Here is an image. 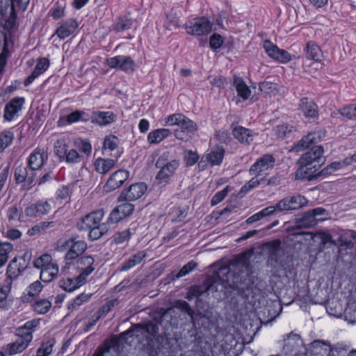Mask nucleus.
I'll use <instances>...</instances> for the list:
<instances>
[{"label": "nucleus", "mask_w": 356, "mask_h": 356, "mask_svg": "<svg viewBox=\"0 0 356 356\" xmlns=\"http://www.w3.org/2000/svg\"><path fill=\"white\" fill-rule=\"evenodd\" d=\"M345 165H347L346 160L342 162H333L323 168L321 172V175H331L335 170L343 168Z\"/></svg>", "instance_id": "56"}, {"label": "nucleus", "mask_w": 356, "mask_h": 356, "mask_svg": "<svg viewBox=\"0 0 356 356\" xmlns=\"http://www.w3.org/2000/svg\"><path fill=\"white\" fill-rule=\"evenodd\" d=\"M145 250H140L132 254L129 259L124 261L120 266V271H127L135 266L140 264L147 257Z\"/></svg>", "instance_id": "27"}, {"label": "nucleus", "mask_w": 356, "mask_h": 356, "mask_svg": "<svg viewBox=\"0 0 356 356\" xmlns=\"http://www.w3.org/2000/svg\"><path fill=\"white\" fill-rule=\"evenodd\" d=\"M129 172L127 170L120 169L115 171L104 185L105 191L111 192L120 188L129 179Z\"/></svg>", "instance_id": "10"}, {"label": "nucleus", "mask_w": 356, "mask_h": 356, "mask_svg": "<svg viewBox=\"0 0 356 356\" xmlns=\"http://www.w3.org/2000/svg\"><path fill=\"white\" fill-rule=\"evenodd\" d=\"M275 162V158L270 154H265L258 159L250 168V174H259L263 171L272 168Z\"/></svg>", "instance_id": "15"}, {"label": "nucleus", "mask_w": 356, "mask_h": 356, "mask_svg": "<svg viewBox=\"0 0 356 356\" xmlns=\"http://www.w3.org/2000/svg\"><path fill=\"white\" fill-rule=\"evenodd\" d=\"M147 190V186L143 182L135 183L123 190L118 200L124 201H134L140 198Z\"/></svg>", "instance_id": "8"}, {"label": "nucleus", "mask_w": 356, "mask_h": 356, "mask_svg": "<svg viewBox=\"0 0 356 356\" xmlns=\"http://www.w3.org/2000/svg\"><path fill=\"white\" fill-rule=\"evenodd\" d=\"M6 215L10 222L14 221L22 222V211L16 204L10 207L7 209Z\"/></svg>", "instance_id": "44"}, {"label": "nucleus", "mask_w": 356, "mask_h": 356, "mask_svg": "<svg viewBox=\"0 0 356 356\" xmlns=\"http://www.w3.org/2000/svg\"><path fill=\"white\" fill-rule=\"evenodd\" d=\"M179 127L186 132V135H193L197 130V124L183 114Z\"/></svg>", "instance_id": "36"}, {"label": "nucleus", "mask_w": 356, "mask_h": 356, "mask_svg": "<svg viewBox=\"0 0 356 356\" xmlns=\"http://www.w3.org/2000/svg\"><path fill=\"white\" fill-rule=\"evenodd\" d=\"M263 47L266 53L271 58L281 63H287L291 60V56L286 51L278 48L270 40H265Z\"/></svg>", "instance_id": "12"}, {"label": "nucleus", "mask_w": 356, "mask_h": 356, "mask_svg": "<svg viewBox=\"0 0 356 356\" xmlns=\"http://www.w3.org/2000/svg\"><path fill=\"white\" fill-rule=\"evenodd\" d=\"M117 120V115L110 111L93 112L91 117V122L99 126H106L115 122Z\"/></svg>", "instance_id": "24"}, {"label": "nucleus", "mask_w": 356, "mask_h": 356, "mask_svg": "<svg viewBox=\"0 0 356 356\" xmlns=\"http://www.w3.org/2000/svg\"><path fill=\"white\" fill-rule=\"evenodd\" d=\"M119 139L114 135H109L105 137L103 143V149L102 152H104L108 149L109 151H113L115 149L118 145Z\"/></svg>", "instance_id": "47"}, {"label": "nucleus", "mask_w": 356, "mask_h": 356, "mask_svg": "<svg viewBox=\"0 0 356 356\" xmlns=\"http://www.w3.org/2000/svg\"><path fill=\"white\" fill-rule=\"evenodd\" d=\"M270 257L272 260L277 261L280 254L282 253V248L280 240L274 241L267 245Z\"/></svg>", "instance_id": "38"}, {"label": "nucleus", "mask_w": 356, "mask_h": 356, "mask_svg": "<svg viewBox=\"0 0 356 356\" xmlns=\"http://www.w3.org/2000/svg\"><path fill=\"white\" fill-rule=\"evenodd\" d=\"M43 288V286L42 284H41V282L38 280L33 282L32 284H31L28 287H27V289H26V291H27V294L29 296H38L40 292L42 291Z\"/></svg>", "instance_id": "60"}, {"label": "nucleus", "mask_w": 356, "mask_h": 356, "mask_svg": "<svg viewBox=\"0 0 356 356\" xmlns=\"http://www.w3.org/2000/svg\"><path fill=\"white\" fill-rule=\"evenodd\" d=\"M68 124L74 123L79 121L88 122L90 120L89 115L81 111H75L65 116Z\"/></svg>", "instance_id": "39"}, {"label": "nucleus", "mask_w": 356, "mask_h": 356, "mask_svg": "<svg viewBox=\"0 0 356 356\" xmlns=\"http://www.w3.org/2000/svg\"><path fill=\"white\" fill-rule=\"evenodd\" d=\"M308 211L312 216L316 222L318 221H323L326 220L329 215L328 211L321 207H317L312 210H309Z\"/></svg>", "instance_id": "50"}, {"label": "nucleus", "mask_w": 356, "mask_h": 356, "mask_svg": "<svg viewBox=\"0 0 356 356\" xmlns=\"http://www.w3.org/2000/svg\"><path fill=\"white\" fill-rule=\"evenodd\" d=\"M323 147L318 145L304 153L298 161L299 168L296 172V177L312 179L314 177L315 172L325 161V157L323 156Z\"/></svg>", "instance_id": "1"}, {"label": "nucleus", "mask_w": 356, "mask_h": 356, "mask_svg": "<svg viewBox=\"0 0 356 356\" xmlns=\"http://www.w3.org/2000/svg\"><path fill=\"white\" fill-rule=\"evenodd\" d=\"M134 19L127 16H120L112 25V30L116 33L123 32L132 28Z\"/></svg>", "instance_id": "30"}, {"label": "nucleus", "mask_w": 356, "mask_h": 356, "mask_svg": "<svg viewBox=\"0 0 356 356\" xmlns=\"http://www.w3.org/2000/svg\"><path fill=\"white\" fill-rule=\"evenodd\" d=\"M284 348H286L289 350H292L293 346L298 345L300 341V338L298 334L291 332L287 335L286 339H284Z\"/></svg>", "instance_id": "51"}, {"label": "nucleus", "mask_w": 356, "mask_h": 356, "mask_svg": "<svg viewBox=\"0 0 356 356\" xmlns=\"http://www.w3.org/2000/svg\"><path fill=\"white\" fill-rule=\"evenodd\" d=\"M233 86L236 88L237 95L243 100H246L250 97L252 94L251 90L242 78L234 76L233 79Z\"/></svg>", "instance_id": "29"}, {"label": "nucleus", "mask_w": 356, "mask_h": 356, "mask_svg": "<svg viewBox=\"0 0 356 356\" xmlns=\"http://www.w3.org/2000/svg\"><path fill=\"white\" fill-rule=\"evenodd\" d=\"M14 139V134L9 130H5L0 134V152L8 147Z\"/></svg>", "instance_id": "45"}, {"label": "nucleus", "mask_w": 356, "mask_h": 356, "mask_svg": "<svg viewBox=\"0 0 356 356\" xmlns=\"http://www.w3.org/2000/svg\"><path fill=\"white\" fill-rule=\"evenodd\" d=\"M108 229L109 226L107 223H102L101 225L89 228L87 229L89 230L88 238L91 241L97 240L105 234Z\"/></svg>", "instance_id": "37"}, {"label": "nucleus", "mask_w": 356, "mask_h": 356, "mask_svg": "<svg viewBox=\"0 0 356 356\" xmlns=\"http://www.w3.org/2000/svg\"><path fill=\"white\" fill-rule=\"evenodd\" d=\"M54 345V340L43 342L38 349L36 356H49L52 353Z\"/></svg>", "instance_id": "49"}, {"label": "nucleus", "mask_w": 356, "mask_h": 356, "mask_svg": "<svg viewBox=\"0 0 356 356\" xmlns=\"http://www.w3.org/2000/svg\"><path fill=\"white\" fill-rule=\"evenodd\" d=\"M104 215L102 209L92 211L83 216L79 222H77V228L79 230H86L89 228L101 225V220Z\"/></svg>", "instance_id": "9"}, {"label": "nucleus", "mask_w": 356, "mask_h": 356, "mask_svg": "<svg viewBox=\"0 0 356 356\" xmlns=\"http://www.w3.org/2000/svg\"><path fill=\"white\" fill-rule=\"evenodd\" d=\"M130 236H131L130 230L129 229H125L122 232L116 233L113 236V241L116 244H121V243H123L124 242L128 241L130 238Z\"/></svg>", "instance_id": "62"}, {"label": "nucleus", "mask_w": 356, "mask_h": 356, "mask_svg": "<svg viewBox=\"0 0 356 356\" xmlns=\"http://www.w3.org/2000/svg\"><path fill=\"white\" fill-rule=\"evenodd\" d=\"M30 257L28 253H25L24 258L21 259L23 261V264L18 262L17 258L14 257L9 263L7 270H6V278L4 281L6 284H12L13 280L17 279L24 270L26 268L25 265V257Z\"/></svg>", "instance_id": "6"}, {"label": "nucleus", "mask_w": 356, "mask_h": 356, "mask_svg": "<svg viewBox=\"0 0 356 356\" xmlns=\"http://www.w3.org/2000/svg\"><path fill=\"white\" fill-rule=\"evenodd\" d=\"M13 251V245L9 242L0 240V258L8 260L9 254Z\"/></svg>", "instance_id": "52"}, {"label": "nucleus", "mask_w": 356, "mask_h": 356, "mask_svg": "<svg viewBox=\"0 0 356 356\" xmlns=\"http://www.w3.org/2000/svg\"><path fill=\"white\" fill-rule=\"evenodd\" d=\"M35 204L38 216L49 213L51 209V205L47 201H38Z\"/></svg>", "instance_id": "64"}, {"label": "nucleus", "mask_w": 356, "mask_h": 356, "mask_svg": "<svg viewBox=\"0 0 356 356\" xmlns=\"http://www.w3.org/2000/svg\"><path fill=\"white\" fill-rule=\"evenodd\" d=\"M231 127L232 135L240 143L248 145L253 140L254 135L252 130L234 123Z\"/></svg>", "instance_id": "21"}, {"label": "nucleus", "mask_w": 356, "mask_h": 356, "mask_svg": "<svg viewBox=\"0 0 356 356\" xmlns=\"http://www.w3.org/2000/svg\"><path fill=\"white\" fill-rule=\"evenodd\" d=\"M223 281L220 279L219 275H213L207 277L202 285H195L191 287L188 298L199 297L206 292H214L218 291V286Z\"/></svg>", "instance_id": "4"}, {"label": "nucleus", "mask_w": 356, "mask_h": 356, "mask_svg": "<svg viewBox=\"0 0 356 356\" xmlns=\"http://www.w3.org/2000/svg\"><path fill=\"white\" fill-rule=\"evenodd\" d=\"M86 249L87 243L84 241L78 240L74 237L70 249L66 252L65 259L67 261L74 260L82 254Z\"/></svg>", "instance_id": "22"}, {"label": "nucleus", "mask_w": 356, "mask_h": 356, "mask_svg": "<svg viewBox=\"0 0 356 356\" xmlns=\"http://www.w3.org/2000/svg\"><path fill=\"white\" fill-rule=\"evenodd\" d=\"M339 113L350 120H356V105L350 104L339 111Z\"/></svg>", "instance_id": "53"}, {"label": "nucleus", "mask_w": 356, "mask_h": 356, "mask_svg": "<svg viewBox=\"0 0 356 356\" xmlns=\"http://www.w3.org/2000/svg\"><path fill=\"white\" fill-rule=\"evenodd\" d=\"M116 207L120 211V213H122V216L124 218H127L131 215V213L134 211V205L129 202L122 203Z\"/></svg>", "instance_id": "61"}, {"label": "nucleus", "mask_w": 356, "mask_h": 356, "mask_svg": "<svg viewBox=\"0 0 356 356\" xmlns=\"http://www.w3.org/2000/svg\"><path fill=\"white\" fill-rule=\"evenodd\" d=\"M229 191V187L227 186L224 189L216 193L211 200V205L214 206L221 202L227 195Z\"/></svg>", "instance_id": "63"}, {"label": "nucleus", "mask_w": 356, "mask_h": 356, "mask_svg": "<svg viewBox=\"0 0 356 356\" xmlns=\"http://www.w3.org/2000/svg\"><path fill=\"white\" fill-rule=\"evenodd\" d=\"M79 24L74 19H70L62 24L56 31L60 39H65L72 35L77 29Z\"/></svg>", "instance_id": "28"}, {"label": "nucleus", "mask_w": 356, "mask_h": 356, "mask_svg": "<svg viewBox=\"0 0 356 356\" xmlns=\"http://www.w3.org/2000/svg\"><path fill=\"white\" fill-rule=\"evenodd\" d=\"M94 261L95 260L91 256H83L76 260V267L80 271L79 275L83 276L85 280L95 270Z\"/></svg>", "instance_id": "20"}, {"label": "nucleus", "mask_w": 356, "mask_h": 356, "mask_svg": "<svg viewBox=\"0 0 356 356\" xmlns=\"http://www.w3.org/2000/svg\"><path fill=\"white\" fill-rule=\"evenodd\" d=\"M36 173L29 165H20L15 170V179L17 183L27 182L29 185L33 184Z\"/></svg>", "instance_id": "16"}, {"label": "nucleus", "mask_w": 356, "mask_h": 356, "mask_svg": "<svg viewBox=\"0 0 356 356\" xmlns=\"http://www.w3.org/2000/svg\"><path fill=\"white\" fill-rule=\"evenodd\" d=\"M171 215L172 221L180 222L186 216L187 209L181 207H174L172 209Z\"/></svg>", "instance_id": "55"}, {"label": "nucleus", "mask_w": 356, "mask_h": 356, "mask_svg": "<svg viewBox=\"0 0 356 356\" xmlns=\"http://www.w3.org/2000/svg\"><path fill=\"white\" fill-rule=\"evenodd\" d=\"M58 273V266L56 264L49 267L44 268L40 271V278L44 282H49L55 278Z\"/></svg>", "instance_id": "35"}, {"label": "nucleus", "mask_w": 356, "mask_h": 356, "mask_svg": "<svg viewBox=\"0 0 356 356\" xmlns=\"http://www.w3.org/2000/svg\"><path fill=\"white\" fill-rule=\"evenodd\" d=\"M54 264H56L52 262L51 257L48 254L41 255L33 261V266L40 270Z\"/></svg>", "instance_id": "42"}, {"label": "nucleus", "mask_w": 356, "mask_h": 356, "mask_svg": "<svg viewBox=\"0 0 356 356\" xmlns=\"http://www.w3.org/2000/svg\"><path fill=\"white\" fill-rule=\"evenodd\" d=\"M299 107L306 118L309 120L318 118V106L313 100L307 97L302 98L300 99Z\"/></svg>", "instance_id": "19"}, {"label": "nucleus", "mask_w": 356, "mask_h": 356, "mask_svg": "<svg viewBox=\"0 0 356 356\" xmlns=\"http://www.w3.org/2000/svg\"><path fill=\"white\" fill-rule=\"evenodd\" d=\"M170 134L171 131L168 129H157L148 134L147 140L150 144H158L170 136Z\"/></svg>", "instance_id": "31"}, {"label": "nucleus", "mask_w": 356, "mask_h": 356, "mask_svg": "<svg viewBox=\"0 0 356 356\" xmlns=\"http://www.w3.org/2000/svg\"><path fill=\"white\" fill-rule=\"evenodd\" d=\"M64 161L67 163L76 164L80 163H85V156L79 154L77 150L71 149L68 150V152L65 158Z\"/></svg>", "instance_id": "40"}, {"label": "nucleus", "mask_w": 356, "mask_h": 356, "mask_svg": "<svg viewBox=\"0 0 356 356\" xmlns=\"http://www.w3.org/2000/svg\"><path fill=\"white\" fill-rule=\"evenodd\" d=\"M33 310L40 314L47 313L51 307V302L47 299H41L36 301L33 305Z\"/></svg>", "instance_id": "43"}, {"label": "nucleus", "mask_w": 356, "mask_h": 356, "mask_svg": "<svg viewBox=\"0 0 356 356\" xmlns=\"http://www.w3.org/2000/svg\"><path fill=\"white\" fill-rule=\"evenodd\" d=\"M325 136V133L321 131H312L307 135L303 136L301 140H298L293 147L295 152H300L308 148L312 145L319 143Z\"/></svg>", "instance_id": "13"}, {"label": "nucleus", "mask_w": 356, "mask_h": 356, "mask_svg": "<svg viewBox=\"0 0 356 356\" xmlns=\"http://www.w3.org/2000/svg\"><path fill=\"white\" fill-rule=\"evenodd\" d=\"M274 206L277 211V213L284 211H291L288 197H286L280 200Z\"/></svg>", "instance_id": "59"}, {"label": "nucleus", "mask_w": 356, "mask_h": 356, "mask_svg": "<svg viewBox=\"0 0 356 356\" xmlns=\"http://www.w3.org/2000/svg\"><path fill=\"white\" fill-rule=\"evenodd\" d=\"M138 327L142 333L149 334L152 337H155L159 331L158 324L152 321L148 322L144 325H138Z\"/></svg>", "instance_id": "48"}, {"label": "nucleus", "mask_w": 356, "mask_h": 356, "mask_svg": "<svg viewBox=\"0 0 356 356\" xmlns=\"http://www.w3.org/2000/svg\"><path fill=\"white\" fill-rule=\"evenodd\" d=\"M225 152V149L222 146L216 145L202 156L201 162L206 161L211 166L220 165L222 162Z\"/></svg>", "instance_id": "18"}, {"label": "nucleus", "mask_w": 356, "mask_h": 356, "mask_svg": "<svg viewBox=\"0 0 356 356\" xmlns=\"http://www.w3.org/2000/svg\"><path fill=\"white\" fill-rule=\"evenodd\" d=\"M83 276L78 275L75 277L63 278L59 281V286L64 291L72 292L86 283Z\"/></svg>", "instance_id": "25"}, {"label": "nucleus", "mask_w": 356, "mask_h": 356, "mask_svg": "<svg viewBox=\"0 0 356 356\" xmlns=\"http://www.w3.org/2000/svg\"><path fill=\"white\" fill-rule=\"evenodd\" d=\"M120 154L115 156V159H103L98 158L94 162L95 170L101 175H106L113 169L118 163V159Z\"/></svg>", "instance_id": "23"}, {"label": "nucleus", "mask_w": 356, "mask_h": 356, "mask_svg": "<svg viewBox=\"0 0 356 356\" xmlns=\"http://www.w3.org/2000/svg\"><path fill=\"white\" fill-rule=\"evenodd\" d=\"M345 319L350 323H356V300L349 299L344 310Z\"/></svg>", "instance_id": "34"}, {"label": "nucleus", "mask_w": 356, "mask_h": 356, "mask_svg": "<svg viewBox=\"0 0 356 356\" xmlns=\"http://www.w3.org/2000/svg\"><path fill=\"white\" fill-rule=\"evenodd\" d=\"M155 166L160 169L156 174V179L159 184H166L179 168V162L175 159L170 161L168 154L164 153L158 158Z\"/></svg>", "instance_id": "3"}, {"label": "nucleus", "mask_w": 356, "mask_h": 356, "mask_svg": "<svg viewBox=\"0 0 356 356\" xmlns=\"http://www.w3.org/2000/svg\"><path fill=\"white\" fill-rule=\"evenodd\" d=\"M91 296L92 293H81L71 301L69 307L72 309H76L81 305L83 302L88 301Z\"/></svg>", "instance_id": "54"}, {"label": "nucleus", "mask_w": 356, "mask_h": 356, "mask_svg": "<svg viewBox=\"0 0 356 356\" xmlns=\"http://www.w3.org/2000/svg\"><path fill=\"white\" fill-rule=\"evenodd\" d=\"M322 346L329 347V353L327 356H344L349 349V346L346 344L338 343L332 346L330 341L321 339L314 340L310 343V347L313 349H318Z\"/></svg>", "instance_id": "11"}, {"label": "nucleus", "mask_w": 356, "mask_h": 356, "mask_svg": "<svg viewBox=\"0 0 356 356\" xmlns=\"http://www.w3.org/2000/svg\"><path fill=\"white\" fill-rule=\"evenodd\" d=\"M24 102V97H14L9 101L4 108V120L11 121L17 116L22 109Z\"/></svg>", "instance_id": "14"}, {"label": "nucleus", "mask_w": 356, "mask_h": 356, "mask_svg": "<svg viewBox=\"0 0 356 356\" xmlns=\"http://www.w3.org/2000/svg\"><path fill=\"white\" fill-rule=\"evenodd\" d=\"M108 66L117 68L127 73H131L135 70L136 63L134 60L127 56H116L107 60Z\"/></svg>", "instance_id": "7"}, {"label": "nucleus", "mask_w": 356, "mask_h": 356, "mask_svg": "<svg viewBox=\"0 0 356 356\" xmlns=\"http://www.w3.org/2000/svg\"><path fill=\"white\" fill-rule=\"evenodd\" d=\"M212 26L208 18L201 17L195 18L189 24H186V29L190 35L201 36L208 35L211 31Z\"/></svg>", "instance_id": "5"}, {"label": "nucleus", "mask_w": 356, "mask_h": 356, "mask_svg": "<svg viewBox=\"0 0 356 356\" xmlns=\"http://www.w3.org/2000/svg\"><path fill=\"white\" fill-rule=\"evenodd\" d=\"M38 319H33L24 323V325L16 329L17 339L6 344L3 349L8 355L22 353L33 340V332L39 325Z\"/></svg>", "instance_id": "2"}, {"label": "nucleus", "mask_w": 356, "mask_h": 356, "mask_svg": "<svg viewBox=\"0 0 356 356\" xmlns=\"http://www.w3.org/2000/svg\"><path fill=\"white\" fill-rule=\"evenodd\" d=\"M197 263L193 261L188 262L177 273V274L175 276L176 278L178 279L188 275L189 273L197 267Z\"/></svg>", "instance_id": "58"}, {"label": "nucleus", "mask_w": 356, "mask_h": 356, "mask_svg": "<svg viewBox=\"0 0 356 356\" xmlns=\"http://www.w3.org/2000/svg\"><path fill=\"white\" fill-rule=\"evenodd\" d=\"M306 57L308 59L315 61L321 60L322 56V51L320 47L314 42L309 41L307 42L306 48L305 49Z\"/></svg>", "instance_id": "32"}, {"label": "nucleus", "mask_w": 356, "mask_h": 356, "mask_svg": "<svg viewBox=\"0 0 356 356\" xmlns=\"http://www.w3.org/2000/svg\"><path fill=\"white\" fill-rule=\"evenodd\" d=\"M47 159L48 155L44 151L36 148L29 156L28 165L35 172L42 167Z\"/></svg>", "instance_id": "17"}, {"label": "nucleus", "mask_w": 356, "mask_h": 356, "mask_svg": "<svg viewBox=\"0 0 356 356\" xmlns=\"http://www.w3.org/2000/svg\"><path fill=\"white\" fill-rule=\"evenodd\" d=\"M291 211L298 210L307 204V200L302 195H296L288 196Z\"/></svg>", "instance_id": "41"}, {"label": "nucleus", "mask_w": 356, "mask_h": 356, "mask_svg": "<svg viewBox=\"0 0 356 356\" xmlns=\"http://www.w3.org/2000/svg\"><path fill=\"white\" fill-rule=\"evenodd\" d=\"M68 150L67 145L63 140H58L54 143V152L60 161H64Z\"/></svg>", "instance_id": "46"}, {"label": "nucleus", "mask_w": 356, "mask_h": 356, "mask_svg": "<svg viewBox=\"0 0 356 356\" xmlns=\"http://www.w3.org/2000/svg\"><path fill=\"white\" fill-rule=\"evenodd\" d=\"M49 66V60L46 58H40L32 72V73L25 79L24 84L25 86L30 85L38 76L44 72Z\"/></svg>", "instance_id": "26"}, {"label": "nucleus", "mask_w": 356, "mask_h": 356, "mask_svg": "<svg viewBox=\"0 0 356 356\" xmlns=\"http://www.w3.org/2000/svg\"><path fill=\"white\" fill-rule=\"evenodd\" d=\"M181 113H173L163 119L165 126H179L181 118Z\"/></svg>", "instance_id": "57"}, {"label": "nucleus", "mask_w": 356, "mask_h": 356, "mask_svg": "<svg viewBox=\"0 0 356 356\" xmlns=\"http://www.w3.org/2000/svg\"><path fill=\"white\" fill-rule=\"evenodd\" d=\"M316 223L312 216L307 211L301 218L297 219L296 225L292 227L291 229H296L299 228L312 227L315 226Z\"/></svg>", "instance_id": "33"}]
</instances>
